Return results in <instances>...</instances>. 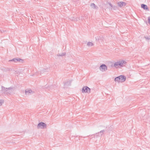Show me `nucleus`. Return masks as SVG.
Listing matches in <instances>:
<instances>
[{
  "instance_id": "f257e3e1",
  "label": "nucleus",
  "mask_w": 150,
  "mask_h": 150,
  "mask_svg": "<svg viewBox=\"0 0 150 150\" xmlns=\"http://www.w3.org/2000/svg\"><path fill=\"white\" fill-rule=\"evenodd\" d=\"M111 65V67H113L116 68L122 67L124 65L127 64V62L124 59H120L113 62H110L109 63Z\"/></svg>"
},
{
  "instance_id": "f03ea898",
  "label": "nucleus",
  "mask_w": 150,
  "mask_h": 150,
  "mask_svg": "<svg viewBox=\"0 0 150 150\" xmlns=\"http://www.w3.org/2000/svg\"><path fill=\"white\" fill-rule=\"evenodd\" d=\"M2 91L7 94L11 95L13 93V89L11 87H2Z\"/></svg>"
},
{
  "instance_id": "7ed1b4c3",
  "label": "nucleus",
  "mask_w": 150,
  "mask_h": 150,
  "mask_svg": "<svg viewBox=\"0 0 150 150\" xmlns=\"http://www.w3.org/2000/svg\"><path fill=\"white\" fill-rule=\"evenodd\" d=\"M126 77L123 75H120L115 78L114 81L117 83H122L125 81Z\"/></svg>"
},
{
  "instance_id": "20e7f679",
  "label": "nucleus",
  "mask_w": 150,
  "mask_h": 150,
  "mask_svg": "<svg viewBox=\"0 0 150 150\" xmlns=\"http://www.w3.org/2000/svg\"><path fill=\"white\" fill-rule=\"evenodd\" d=\"M82 93L84 94H88L91 93V89L87 86H85L82 87L81 89Z\"/></svg>"
},
{
  "instance_id": "39448f33",
  "label": "nucleus",
  "mask_w": 150,
  "mask_h": 150,
  "mask_svg": "<svg viewBox=\"0 0 150 150\" xmlns=\"http://www.w3.org/2000/svg\"><path fill=\"white\" fill-rule=\"evenodd\" d=\"M47 127V124L43 122H39L37 125V128L38 129H44Z\"/></svg>"
},
{
  "instance_id": "423d86ee",
  "label": "nucleus",
  "mask_w": 150,
  "mask_h": 150,
  "mask_svg": "<svg viewBox=\"0 0 150 150\" xmlns=\"http://www.w3.org/2000/svg\"><path fill=\"white\" fill-rule=\"evenodd\" d=\"M99 69L101 71L104 72L107 70L108 68L104 64H102L99 67Z\"/></svg>"
},
{
  "instance_id": "0eeeda50",
  "label": "nucleus",
  "mask_w": 150,
  "mask_h": 150,
  "mask_svg": "<svg viewBox=\"0 0 150 150\" xmlns=\"http://www.w3.org/2000/svg\"><path fill=\"white\" fill-rule=\"evenodd\" d=\"M71 86V82L70 81H67L64 83L63 85V87L65 88H70Z\"/></svg>"
},
{
  "instance_id": "6e6552de",
  "label": "nucleus",
  "mask_w": 150,
  "mask_h": 150,
  "mask_svg": "<svg viewBox=\"0 0 150 150\" xmlns=\"http://www.w3.org/2000/svg\"><path fill=\"white\" fill-rule=\"evenodd\" d=\"M117 4L118 6L120 8H122L125 6L126 4L124 2L119 1L117 2Z\"/></svg>"
},
{
  "instance_id": "1a4fd4ad",
  "label": "nucleus",
  "mask_w": 150,
  "mask_h": 150,
  "mask_svg": "<svg viewBox=\"0 0 150 150\" xmlns=\"http://www.w3.org/2000/svg\"><path fill=\"white\" fill-rule=\"evenodd\" d=\"M141 7L144 10L148 11H149V8L148 6L144 4H142L141 5Z\"/></svg>"
},
{
  "instance_id": "9d476101",
  "label": "nucleus",
  "mask_w": 150,
  "mask_h": 150,
  "mask_svg": "<svg viewBox=\"0 0 150 150\" xmlns=\"http://www.w3.org/2000/svg\"><path fill=\"white\" fill-rule=\"evenodd\" d=\"M86 45L88 47H92L94 45V44L92 41H88L86 42Z\"/></svg>"
},
{
  "instance_id": "9b49d317",
  "label": "nucleus",
  "mask_w": 150,
  "mask_h": 150,
  "mask_svg": "<svg viewBox=\"0 0 150 150\" xmlns=\"http://www.w3.org/2000/svg\"><path fill=\"white\" fill-rule=\"evenodd\" d=\"M33 93L32 90L30 89H27L25 90V95H28L30 93Z\"/></svg>"
},
{
  "instance_id": "f8f14e48",
  "label": "nucleus",
  "mask_w": 150,
  "mask_h": 150,
  "mask_svg": "<svg viewBox=\"0 0 150 150\" xmlns=\"http://www.w3.org/2000/svg\"><path fill=\"white\" fill-rule=\"evenodd\" d=\"M4 103V100L2 98H0V107L2 106Z\"/></svg>"
},
{
  "instance_id": "ddd939ff",
  "label": "nucleus",
  "mask_w": 150,
  "mask_h": 150,
  "mask_svg": "<svg viewBox=\"0 0 150 150\" xmlns=\"http://www.w3.org/2000/svg\"><path fill=\"white\" fill-rule=\"evenodd\" d=\"M144 38L147 41H149L150 40V36L149 35H146L144 36Z\"/></svg>"
},
{
  "instance_id": "4468645a",
  "label": "nucleus",
  "mask_w": 150,
  "mask_h": 150,
  "mask_svg": "<svg viewBox=\"0 0 150 150\" xmlns=\"http://www.w3.org/2000/svg\"><path fill=\"white\" fill-rule=\"evenodd\" d=\"M66 53L65 52H59V56H65L66 55Z\"/></svg>"
},
{
  "instance_id": "2eb2a0df",
  "label": "nucleus",
  "mask_w": 150,
  "mask_h": 150,
  "mask_svg": "<svg viewBox=\"0 0 150 150\" xmlns=\"http://www.w3.org/2000/svg\"><path fill=\"white\" fill-rule=\"evenodd\" d=\"M106 6L108 7L109 8H110L112 7V5L110 4H108L106 5Z\"/></svg>"
},
{
  "instance_id": "dca6fc26",
  "label": "nucleus",
  "mask_w": 150,
  "mask_h": 150,
  "mask_svg": "<svg viewBox=\"0 0 150 150\" xmlns=\"http://www.w3.org/2000/svg\"><path fill=\"white\" fill-rule=\"evenodd\" d=\"M13 60L14 61H18L20 62H22L23 61L21 59L19 58L14 59H13Z\"/></svg>"
},
{
  "instance_id": "f3484780",
  "label": "nucleus",
  "mask_w": 150,
  "mask_h": 150,
  "mask_svg": "<svg viewBox=\"0 0 150 150\" xmlns=\"http://www.w3.org/2000/svg\"><path fill=\"white\" fill-rule=\"evenodd\" d=\"M147 22L148 24L150 25V16H149L148 18Z\"/></svg>"
},
{
  "instance_id": "a211bd4d",
  "label": "nucleus",
  "mask_w": 150,
  "mask_h": 150,
  "mask_svg": "<svg viewBox=\"0 0 150 150\" xmlns=\"http://www.w3.org/2000/svg\"><path fill=\"white\" fill-rule=\"evenodd\" d=\"M95 6V4H92L91 5V6H92V7H93V6Z\"/></svg>"
}]
</instances>
